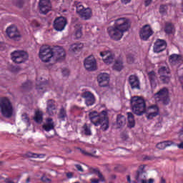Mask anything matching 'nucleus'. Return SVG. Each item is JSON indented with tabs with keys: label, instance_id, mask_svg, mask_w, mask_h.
Segmentation results:
<instances>
[{
	"label": "nucleus",
	"instance_id": "1",
	"mask_svg": "<svg viewBox=\"0 0 183 183\" xmlns=\"http://www.w3.org/2000/svg\"><path fill=\"white\" fill-rule=\"evenodd\" d=\"M129 28H131L129 19L122 17L116 19L114 26L107 28V32L111 39L121 41L124 36V33L129 31Z\"/></svg>",
	"mask_w": 183,
	"mask_h": 183
},
{
	"label": "nucleus",
	"instance_id": "2",
	"mask_svg": "<svg viewBox=\"0 0 183 183\" xmlns=\"http://www.w3.org/2000/svg\"><path fill=\"white\" fill-rule=\"evenodd\" d=\"M57 52V59H64L66 56L65 50L61 46H56L55 49L51 48L49 45H43L39 50V58L43 62H49L51 58Z\"/></svg>",
	"mask_w": 183,
	"mask_h": 183
},
{
	"label": "nucleus",
	"instance_id": "3",
	"mask_svg": "<svg viewBox=\"0 0 183 183\" xmlns=\"http://www.w3.org/2000/svg\"><path fill=\"white\" fill-rule=\"evenodd\" d=\"M89 117L94 127H99L101 125L102 131H108L109 129V119L108 117H102L97 111L90 112Z\"/></svg>",
	"mask_w": 183,
	"mask_h": 183
},
{
	"label": "nucleus",
	"instance_id": "4",
	"mask_svg": "<svg viewBox=\"0 0 183 183\" xmlns=\"http://www.w3.org/2000/svg\"><path fill=\"white\" fill-rule=\"evenodd\" d=\"M130 104L132 112L135 115L141 117L143 114H147V103L143 98L134 96L131 98Z\"/></svg>",
	"mask_w": 183,
	"mask_h": 183
},
{
	"label": "nucleus",
	"instance_id": "5",
	"mask_svg": "<svg viewBox=\"0 0 183 183\" xmlns=\"http://www.w3.org/2000/svg\"><path fill=\"white\" fill-rule=\"evenodd\" d=\"M0 109L1 115L4 118H11L14 114V107H12V104L11 101L6 97H3L0 99Z\"/></svg>",
	"mask_w": 183,
	"mask_h": 183
},
{
	"label": "nucleus",
	"instance_id": "6",
	"mask_svg": "<svg viewBox=\"0 0 183 183\" xmlns=\"http://www.w3.org/2000/svg\"><path fill=\"white\" fill-rule=\"evenodd\" d=\"M11 61L15 64H23L29 58L28 53L24 51H14L11 54Z\"/></svg>",
	"mask_w": 183,
	"mask_h": 183
},
{
	"label": "nucleus",
	"instance_id": "7",
	"mask_svg": "<svg viewBox=\"0 0 183 183\" xmlns=\"http://www.w3.org/2000/svg\"><path fill=\"white\" fill-rule=\"evenodd\" d=\"M6 32L10 38V39H13V41H19L21 38H22V34L18 31V28L15 26H10L6 30Z\"/></svg>",
	"mask_w": 183,
	"mask_h": 183
},
{
	"label": "nucleus",
	"instance_id": "8",
	"mask_svg": "<svg viewBox=\"0 0 183 183\" xmlns=\"http://www.w3.org/2000/svg\"><path fill=\"white\" fill-rule=\"evenodd\" d=\"M152 35H154V31L149 24L144 25L139 31L140 39L142 41H148Z\"/></svg>",
	"mask_w": 183,
	"mask_h": 183
},
{
	"label": "nucleus",
	"instance_id": "9",
	"mask_svg": "<svg viewBox=\"0 0 183 183\" xmlns=\"http://www.w3.org/2000/svg\"><path fill=\"white\" fill-rule=\"evenodd\" d=\"M66 24H68L66 19L64 16H60L55 19V20L54 21L53 26L56 31L59 32L65 29Z\"/></svg>",
	"mask_w": 183,
	"mask_h": 183
},
{
	"label": "nucleus",
	"instance_id": "10",
	"mask_svg": "<svg viewBox=\"0 0 183 183\" xmlns=\"http://www.w3.org/2000/svg\"><path fill=\"white\" fill-rule=\"evenodd\" d=\"M84 65L86 71H97V60H95L94 56H89L86 58L84 61Z\"/></svg>",
	"mask_w": 183,
	"mask_h": 183
},
{
	"label": "nucleus",
	"instance_id": "11",
	"mask_svg": "<svg viewBox=\"0 0 183 183\" xmlns=\"http://www.w3.org/2000/svg\"><path fill=\"white\" fill-rule=\"evenodd\" d=\"M39 6L41 14L46 15L52 9L51 1L49 0H40L39 2Z\"/></svg>",
	"mask_w": 183,
	"mask_h": 183
},
{
	"label": "nucleus",
	"instance_id": "12",
	"mask_svg": "<svg viewBox=\"0 0 183 183\" xmlns=\"http://www.w3.org/2000/svg\"><path fill=\"white\" fill-rule=\"evenodd\" d=\"M41 77H37L36 81V89L39 94H44L46 92V86H48V81H42Z\"/></svg>",
	"mask_w": 183,
	"mask_h": 183
},
{
	"label": "nucleus",
	"instance_id": "13",
	"mask_svg": "<svg viewBox=\"0 0 183 183\" xmlns=\"http://www.w3.org/2000/svg\"><path fill=\"white\" fill-rule=\"evenodd\" d=\"M167 49V41L164 39H158L154 43V51L157 54Z\"/></svg>",
	"mask_w": 183,
	"mask_h": 183
},
{
	"label": "nucleus",
	"instance_id": "14",
	"mask_svg": "<svg viewBox=\"0 0 183 183\" xmlns=\"http://www.w3.org/2000/svg\"><path fill=\"white\" fill-rule=\"evenodd\" d=\"M97 81L99 86L105 88V86H108V85H109V76L106 73L100 74L97 76Z\"/></svg>",
	"mask_w": 183,
	"mask_h": 183
},
{
	"label": "nucleus",
	"instance_id": "15",
	"mask_svg": "<svg viewBox=\"0 0 183 183\" xmlns=\"http://www.w3.org/2000/svg\"><path fill=\"white\" fill-rule=\"evenodd\" d=\"M144 168H145V166H140L136 172L134 178L138 182L147 183V180H145V172L144 171Z\"/></svg>",
	"mask_w": 183,
	"mask_h": 183
},
{
	"label": "nucleus",
	"instance_id": "16",
	"mask_svg": "<svg viewBox=\"0 0 183 183\" xmlns=\"http://www.w3.org/2000/svg\"><path fill=\"white\" fill-rule=\"evenodd\" d=\"M128 81L132 89H140L141 87L139 86V79L137 76V75H130Z\"/></svg>",
	"mask_w": 183,
	"mask_h": 183
},
{
	"label": "nucleus",
	"instance_id": "17",
	"mask_svg": "<svg viewBox=\"0 0 183 183\" xmlns=\"http://www.w3.org/2000/svg\"><path fill=\"white\" fill-rule=\"evenodd\" d=\"M81 97L86 99V105L87 107H92L95 104V97L92 93L86 92L81 94Z\"/></svg>",
	"mask_w": 183,
	"mask_h": 183
},
{
	"label": "nucleus",
	"instance_id": "18",
	"mask_svg": "<svg viewBox=\"0 0 183 183\" xmlns=\"http://www.w3.org/2000/svg\"><path fill=\"white\" fill-rule=\"evenodd\" d=\"M169 94V91L168 90V88L163 87L159 92H157L154 94V98L155 101H161L162 98H165V97H168Z\"/></svg>",
	"mask_w": 183,
	"mask_h": 183
},
{
	"label": "nucleus",
	"instance_id": "19",
	"mask_svg": "<svg viewBox=\"0 0 183 183\" xmlns=\"http://www.w3.org/2000/svg\"><path fill=\"white\" fill-rule=\"evenodd\" d=\"M147 109H152L153 112L147 114V119H152L155 118V117H158L159 115V107L157 104H152L149 106Z\"/></svg>",
	"mask_w": 183,
	"mask_h": 183
},
{
	"label": "nucleus",
	"instance_id": "20",
	"mask_svg": "<svg viewBox=\"0 0 183 183\" xmlns=\"http://www.w3.org/2000/svg\"><path fill=\"white\" fill-rule=\"evenodd\" d=\"M100 56H102V58L106 56V58L103 59V61L104 64H107V65H109L114 62V58L115 56L112 54L111 51H102L100 52Z\"/></svg>",
	"mask_w": 183,
	"mask_h": 183
},
{
	"label": "nucleus",
	"instance_id": "21",
	"mask_svg": "<svg viewBox=\"0 0 183 183\" xmlns=\"http://www.w3.org/2000/svg\"><path fill=\"white\" fill-rule=\"evenodd\" d=\"M54 111H56V106L55 105V102L54 101V99H49L47 101L46 112L51 117H52V115H54Z\"/></svg>",
	"mask_w": 183,
	"mask_h": 183
},
{
	"label": "nucleus",
	"instance_id": "22",
	"mask_svg": "<svg viewBox=\"0 0 183 183\" xmlns=\"http://www.w3.org/2000/svg\"><path fill=\"white\" fill-rule=\"evenodd\" d=\"M79 16L84 21H88V19H91V17L92 16V10L89 8H86L81 11Z\"/></svg>",
	"mask_w": 183,
	"mask_h": 183
},
{
	"label": "nucleus",
	"instance_id": "23",
	"mask_svg": "<svg viewBox=\"0 0 183 183\" xmlns=\"http://www.w3.org/2000/svg\"><path fill=\"white\" fill-rule=\"evenodd\" d=\"M54 128H55L54 120L52 118H48L46 119V124L43 125V129H45L46 132H49V131H51Z\"/></svg>",
	"mask_w": 183,
	"mask_h": 183
},
{
	"label": "nucleus",
	"instance_id": "24",
	"mask_svg": "<svg viewBox=\"0 0 183 183\" xmlns=\"http://www.w3.org/2000/svg\"><path fill=\"white\" fill-rule=\"evenodd\" d=\"M82 48H84V44L74 43L70 46L69 51L71 52H80Z\"/></svg>",
	"mask_w": 183,
	"mask_h": 183
},
{
	"label": "nucleus",
	"instance_id": "25",
	"mask_svg": "<svg viewBox=\"0 0 183 183\" xmlns=\"http://www.w3.org/2000/svg\"><path fill=\"white\" fill-rule=\"evenodd\" d=\"M126 123L127 119L125 118V116L118 114L117 117V125L118 126V128L124 127V125H125Z\"/></svg>",
	"mask_w": 183,
	"mask_h": 183
},
{
	"label": "nucleus",
	"instance_id": "26",
	"mask_svg": "<svg viewBox=\"0 0 183 183\" xmlns=\"http://www.w3.org/2000/svg\"><path fill=\"white\" fill-rule=\"evenodd\" d=\"M148 76L151 86L155 88V86H157V83L155 82V79H157V74L154 71H152L148 73Z\"/></svg>",
	"mask_w": 183,
	"mask_h": 183
},
{
	"label": "nucleus",
	"instance_id": "27",
	"mask_svg": "<svg viewBox=\"0 0 183 183\" xmlns=\"http://www.w3.org/2000/svg\"><path fill=\"white\" fill-rule=\"evenodd\" d=\"M128 127L129 128H134L135 127V119L134 114L132 112L127 113Z\"/></svg>",
	"mask_w": 183,
	"mask_h": 183
},
{
	"label": "nucleus",
	"instance_id": "28",
	"mask_svg": "<svg viewBox=\"0 0 183 183\" xmlns=\"http://www.w3.org/2000/svg\"><path fill=\"white\" fill-rule=\"evenodd\" d=\"M67 117L68 115L66 114V110L64 107H61L59 109V112L57 115L58 119H61V121H65V118Z\"/></svg>",
	"mask_w": 183,
	"mask_h": 183
},
{
	"label": "nucleus",
	"instance_id": "29",
	"mask_svg": "<svg viewBox=\"0 0 183 183\" xmlns=\"http://www.w3.org/2000/svg\"><path fill=\"white\" fill-rule=\"evenodd\" d=\"M34 120L35 121V122H36V124H42V121H44V118L42 117V112H36Z\"/></svg>",
	"mask_w": 183,
	"mask_h": 183
},
{
	"label": "nucleus",
	"instance_id": "30",
	"mask_svg": "<svg viewBox=\"0 0 183 183\" xmlns=\"http://www.w3.org/2000/svg\"><path fill=\"white\" fill-rule=\"evenodd\" d=\"M172 31H174V24L169 22L166 23L164 32L167 34H172Z\"/></svg>",
	"mask_w": 183,
	"mask_h": 183
},
{
	"label": "nucleus",
	"instance_id": "31",
	"mask_svg": "<svg viewBox=\"0 0 183 183\" xmlns=\"http://www.w3.org/2000/svg\"><path fill=\"white\" fill-rule=\"evenodd\" d=\"M123 62L122 61L120 60H117L115 61L114 65L113 66V69H114V71H122V68H123Z\"/></svg>",
	"mask_w": 183,
	"mask_h": 183
},
{
	"label": "nucleus",
	"instance_id": "32",
	"mask_svg": "<svg viewBox=\"0 0 183 183\" xmlns=\"http://www.w3.org/2000/svg\"><path fill=\"white\" fill-rule=\"evenodd\" d=\"M79 149L80 150V152H81L83 155H85V157H92L93 158H98V156L95 155V154H97V151H94L92 153H91V152H86L85 150L81 148H79Z\"/></svg>",
	"mask_w": 183,
	"mask_h": 183
},
{
	"label": "nucleus",
	"instance_id": "33",
	"mask_svg": "<svg viewBox=\"0 0 183 183\" xmlns=\"http://www.w3.org/2000/svg\"><path fill=\"white\" fill-rule=\"evenodd\" d=\"M169 59L172 62H179V61H182V56L179 54H172Z\"/></svg>",
	"mask_w": 183,
	"mask_h": 183
},
{
	"label": "nucleus",
	"instance_id": "34",
	"mask_svg": "<svg viewBox=\"0 0 183 183\" xmlns=\"http://www.w3.org/2000/svg\"><path fill=\"white\" fill-rule=\"evenodd\" d=\"M26 157H27L28 158H44L45 155L38 154L36 153H32L31 152H29L26 154Z\"/></svg>",
	"mask_w": 183,
	"mask_h": 183
},
{
	"label": "nucleus",
	"instance_id": "35",
	"mask_svg": "<svg viewBox=\"0 0 183 183\" xmlns=\"http://www.w3.org/2000/svg\"><path fill=\"white\" fill-rule=\"evenodd\" d=\"M92 172H94V174H97V175L99 178L100 181H102V182H105V179L104 178V175H102V173L99 172V169H92Z\"/></svg>",
	"mask_w": 183,
	"mask_h": 183
},
{
	"label": "nucleus",
	"instance_id": "36",
	"mask_svg": "<svg viewBox=\"0 0 183 183\" xmlns=\"http://www.w3.org/2000/svg\"><path fill=\"white\" fill-rule=\"evenodd\" d=\"M78 26L79 29L77 30H76L75 32V36L76 38V39H79V38H81L82 36V27L81 26V24H76V27Z\"/></svg>",
	"mask_w": 183,
	"mask_h": 183
},
{
	"label": "nucleus",
	"instance_id": "37",
	"mask_svg": "<svg viewBox=\"0 0 183 183\" xmlns=\"http://www.w3.org/2000/svg\"><path fill=\"white\" fill-rule=\"evenodd\" d=\"M21 88L22 89H25V90L31 89L32 88V81L29 80L23 83Z\"/></svg>",
	"mask_w": 183,
	"mask_h": 183
},
{
	"label": "nucleus",
	"instance_id": "38",
	"mask_svg": "<svg viewBox=\"0 0 183 183\" xmlns=\"http://www.w3.org/2000/svg\"><path fill=\"white\" fill-rule=\"evenodd\" d=\"M83 129L84 131V135L90 136L92 135V132H91V127L88 124H84L83 126Z\"/></svg>",
	"mask_w": 183,
	"mask_h": 183
},
{
	"label": "nucleus",
	"instance_id": "39",
	"mask_svg": "<svg viewBox=\"0 0 183 183\" xmlns=\"http://www.w3.org/2000/svg\"><path fill=\"white\" fill-rule=\"evenodd\" d=\"M158 72L160 76L162 75H168V74H169V71H168V69H167V67L165 66H162L160 69H159Z\"/></svg>",
	"mask_w": 183,
	"mask_h": 183
},
{
	"label": "nucleus",
	"instance_id": "40",
	"mask_svg": "<svg viewBox=\"0 0 183 183\" xmlns=\"http://www.w3.org/2000/svg\"><path fill=\"white\" fill-rule=\"evenodd\" d=\"M84 9H86L84 7V6H82V4H76V12L79 15H80Z\"/></svg>",
	"mask_w": 183,
	"mask_h": 183
},
{
	"label": "nucleus",
	"instance_id": "41",
	"mask_svg": "<svg viewBox=\"0 0 183 183\" xmlns=\"http://www.w3.org/2000/svg\"><path fill=\"white\" fill-rule=\"evenodd\" d=\"M160 80L163 82V84H168L169 82V76L165 75L160 76Z\"/></svg>",
	"mask_w": 183,
	"mask_h": 183
},
{
	"label": "nucleus",
	"instance_id": "42",
	"mask_svg": "<svg viewBox=\"0 0 183 183\" xmlns=\"http://www.w3.org/2000/svg\"><path fill=\"white\" fill-rule=\"evenodd\" d=\"M24 2H25V0H16L14 1V4L16 6H18V8H22V6H24Z\"/></svg>",
	"mask_w": 183,
	"mask_h": 183
},
{
	"label": "nucleus",
	"instance_id": "43",
	"mask_svg": "<svg viewBox=\"0 0 183 183\" xmlns=\"http://www.w3.org/2000/svg\"><path fill=\"white\" fill-rule=\"evenodd\" d=\"M168 9V6L167 5H161L159 8V13L164 15V14H167V10Z\"/></svg>",
	"mask_w": 183,
	"mask_h": 183
},
{
	"label": "nucleus",
	"instance_id": "44",
	"mask_svg": "<svg viewBox=\"0 0 183 183\" xmlns=\"http://www.w3.org/2000/svg\"><path fill=\"white\" fill-rule=\"evenodd\" d=\"M134 61H135V56L132 54H129L127 56V62L129 64H134Z\"/></svg>",
	"mask_w": 183,
	"mask_h": 183
},
{
	"label": "nucleus",
	"instance_id": "45",
	"mask_svg": "<svg viewBox=\"0 0 183 183\" xmlns=\"http://www.w3.org/2000/svg\"><path fill=\"white\" fill-rule=\"evenodd\" d=\"M157 148L158 149H165L167 148V144L164 142H161L157 144Z\"/></svg>",
	"mask_w": 183,
	"mask_h": 183
},
{
	"label": "nucleus",
	"instance_id": "46",
	"mask_svg": "<svg viewBox=\"0 0 183 183\" xmlns=\"http://www.w3.org/2000/svg\"><path fill=\"white\" fill-rule=\"evenodd\" d=\"M160 101L162 102L163 105H169V97L166 96L165 97H163Z\"/></svg>",
	"mask_w": 183,
	"mask_h": 183
},
{
	"label": "nucleus",
	"instance_id": "47",
	"mask_svg": "<svg viewBox=\"0 0 183 183\" xmlns=\"http://www.w3.org/2000/svg\"><path fill=\"white\" fill-rule=\"evenodd\" d=\"M41 181H42V182H45V183H51L52 180H51V179L46 177L45 175H43L41 178Z\"/></svg>",
	"mask_w": 183,
	"mask_h": 183
},
{
	"label": "nucleus",
	"instance_id": "48",
	"mask_svg": "<svg viewBox=\"0 0 183 183\" xmlns=\"http://www.w3.org/2000/svg\"><path fill=\"white\" fill-rule=\"evenodd\" d=\"M22 119L24 122H26V124H29V117H28V114H22Z\"/></svg>",
	"mask_w": 183,
	"mask_h": 183
},
{
	"label": "nucleus",
	"instance_id": "49",
	"mask_svg": "<svg viewBox=\"0 0 183 183\" xmlns=\"http://www.w3.org/2000/svg\"><path fill=\"white\" fill-rule=\"evenodd\" d=\"M61 72H62L63 76H69V69H63Z\"/></svg>",
	"mask_w": 183,
	"mask_h": 183
},
{
	"label": "nucleus",
	"instance_id": "50",
	"mask_svg": "<svg viewBox=\"0 0 183 183\" xmlns=\"http://www.w3.org/2000/svg\"><path fill=\"white\" fill-rule=\"evenodd\" d=\"M10 69L11 72H18V71H19V67L16 66H11Z\"/></svg>",
	"mask_w": 183,
	"mask_h": 183
},
{
	"label": "nucleus",
	"instance_id": "51",
	"mask_svg": "<svg viewBox=\"0 0 183 183\" xmlns=\"http://www.w3.org/2000/svg\"><path fill=\"white\" fill-rule=\"evenodd\" d=\"M31 26H34V28H39L40 24L36 21H33Z\"/></svg>",
	"mask_w": 183,
	"mask_h": 183
},
{
	"label": "nucleus",
	"instance_id": "52",
	"mask_svg": "<svg viewBox=\"0 0 183 183\" xmlns=\"http://www.w3.org/2000/svg\"><path fill=\"white\" fill-rule=\"evenodd\" d=\"M164 144L167 147H171V145H174V142L172 141H164Z\"/></svg>",
	"mask_w": 183,
	"mask_h": 183
},
{
	"label": "nucleus",
	"instance_id": "53",
	"mask_svg": "<svg viewBox=\"0 0 183 183\" xmlns=\"http://www.w3.org/2000/svg\"><path fill=\"white\" fill-rule=\"evenodd\" d=\"M76 169H78L80 172H84V169L82 168V166L80 164H76L75 165Z\"/></svg>",
	"mask_w": 183,
	"mask_h": 183
},
{
	"label": "nucleus",
	"instance_id": "54",
	"mask_svg": "<svg viewBox=\"0 0 183 183\" xmlns=\"http://www.w3.org/2000/svg\"><path fill=\"white\" fill-rule=\"evenodd\" d=\"M66 177L69 179H71V178H73L74 177V173L72 172H67L66 174Z\"/></svg>",
	"mask_w": 183,
	"mask_h": 183
},
{
	"label": "nucleus",
	"instance_id": "55",
	"mask_svg": "<svg viewBox=\"0 0 183 183\" xmlns=\"http://www.w3.org/2000/svg\"><path fill=\"white\" fill-rule=\"evenodd\" d=\"M152 3V0H145L144 1L145 6H149V5H151Z\"/></svg>",
	"mask_w": 183,
	"mask_h": 183
},
{
	"label": "nucleus",
	"instance_id": "56",
	"mask_svg": "<svg viewBox=\"0 0 183 183\" xmlns=\"http://www.w3.org/2000/svg\"><path fill=\"white\" fill-rule=\"evenodd\" d=\"M108 114V112H107V111H105V110H103V111H102V112H101V116L102 117H107V115Z\"/></svg>",
	"mask_w": 183,
	"mask_h": 183
},
{
	"label": "nucleus",
	"instance_id": "57",
	"mask_svg": "<svg viewBox=\"0 0 183 183\" xmlns=\"http://www.w3.org/2000/svg\"><path fill=\"white\" fill-rule=\"evenodd\" d=\"M144 160H147V161H151V159H153V157H151V156H145V157H144Z\"/></svg>",
	"mask_w": 183,
	"mask_h": 183
},
{
	"label": "nucleus",
	"instance_id": "58",
	"mask_svg": "<svg viewBox=\"0 0 183 183\" xmlns=\"http://www.w3.org/2000/svg\"><path fill=\"white\" fill-rule=\"evenodd\" d=\"M132 0H121L122 4H124V5H127V4H129Z\"/></svg>",
	"mask_w": 183,
	"mask_h": 183
},
{
	"label": "nucleus",
	"instance_id": "59",
	"mask_svg": "<svg viewBox=\"0 0 183 183\" xmlns=\"http://www.w3.org/2000/svg\"><path fill=\"white\" fill-rule=\"evenodd\" d=\"M91 183H99V179H91Z\"/></svg>",
	"mask_w": 183,
	"mask_h": 183
},
{
	"label": "nucleus",
	"instance_id": "60",
	"mask_svg": "<svg viewBox=\"0 0 183 183\" xmlns=\"http://www.w3.org/2000/svg\"><path fill=\"white\" fill-rule=\"evenodd\" d=\"M127 182H128L129 183H137V182H131V176H130V175H127Z\"/></svg>",
	"mask_w": 183,
	"mask_h": 183
},
{
	"label": "nucleus",
	"instance_id": "61",
	"mask_svg": "<svg viewBox=\"0 0 183 183\" xmlns=\"http://www.w3.org/2000/svg\"><path fill=\"white\" fill-rule=\"evenodd\" d=\"M177 147L179 149H183V142H181L180 144H177Z\"/></svg>",
	"mask_w": 183,
	"mask_h": 183
},
{
	"label": "nucleus",
	"instance_id": "62",
	"mask_svg": "<svg viewBox=\"0 0 183 183\" xmlns=\"http://www.w3.org/2000/svg\"><path fill=\"white\" fill-rule=\"evenodd\" d=\"M121 137L123 139H128V136L127 134H124H124H121Z\"/></svg>",
	"mask_w": 183,
	"mask_h": 183
},
{
	"label": "nucleus",
	"instance_id": "63",
	"mask_svg": "<svg viewBox=\"0 0 183 183\" xmlns=\"http://www.w3.org/2000/svg\"><path fill=\"white\" fill-rule=\"evenodd\" d=\"M160 183H167V180H165V179H164V177H161Z\"/></svg>",
	"mask_w": 183,
	"mask_h": 183
},
{
	"label": "nucleus",
	"instance_id": "64",
	"mask_svg": "<svg viewBox=\"0 0 183 183\" xmlns=\"http://www.w3.org/2000/svg\"><path fill=\"white\" fill-rule=\"evenodd\" d=\"M147 183H154V179H149Z\"/></svg>",
	"mask_w": 183,
	"mask_h": 183
}]
</instances>
